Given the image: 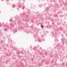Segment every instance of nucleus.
<instances>
[{
	"instance_id": "17",
	"label": "nucleus",
	"mask_w": 67,
	"mask_h": 67,
	"mask_svg": "<svg viewBox=\"0 0 67 67\" xmlns=\"http://www.w3.org/2000/svg\"><path fill=\"white\" fill-rule=\"evenodd\" d=\"M41 52H39V53H40V54H41Z\"/></svg>"
},
{
	"instance_id": "3",
	"label": "nucleus",
	"mask_w": 67,
	"mask_h": 67,
	"mask_svg": "<svg viewBox=\"0 0 67 67\" xmlns=\"http://www.w3.org/2000/svg\"><path fill=\"white\" fill-rule=\"evenodd\" d=\"M15 7V4H14L13 5H12V7L13 8H14Z\"/></svg>"
},
{
	"instance_id": "20",
	"label": "nucleus",
	"mask_w": 67,
	"mask_h": 67,
	"mask_svg": "<svg viewBox=\"0 0 67 67\" xmlns=\"http://www.w3.org/2000/svg\"><path fill=\"white\" fill-rule=\"evenodd\" d=\"M14 32H16V31H14Z\"/></svg>"
},
{
	"instance_id": "14",
	"label": "nucleus",
	"mask_w": 67,
	"mask_h": 67,
	"mask_svg": "<svg viewBox=\"0 0 67 67\" xmlns=\"http://www.w3.org/2000/svg\"><path fill=\"white\" fill-rule=\"evenodd\" d=\"M21 7V5H19V7Z\"/></svg>"
},
{
	"instance_id": "4",
	"label": "nucleus",
	"mask_w": 67,
	"mask_h": 67,
	"mask_svg": "<svg viewBox=\"0 0 67 67\" xmlns=\"http://www.w3.org/2000/svg\"><path fill=\"white\" fill-rule=\"evenodd\" d=\"M41 27L42 28H43L44 27V26H43V25H42L41 26Z\"/></svg>"
},
{
	"instance_id": "2",
	"label": "nucleus",
	"mask_w": 67,
	"mask_h": 67,
	"mask_svg": "<svg viewBox=\"0 0 67 67\" xmlns=\"http://www.w3.org/2000/svg\"><path fill=\"white\" fill-rule=\"evenodd\" d=\"M22 57V56H20V55H19L18 56V58H21Z\"/></svg>"
},
{
	"instance_id": "1",
	"label": "nucleus",
	"mask_w": 67,
	"mask_h": 67,
	"mask_svg": "<svg viewBox=\"0 0 67 67\" xmlns=\"http://www.w3.org/2000/svg\"><path fill=\"white\" fill-rule=\"evenodd\" d=\"M62 41H61V43L62 44H64V39L63 38H62Z\"/></svg>"
},
{
	"instance_id": "22",
	"label": "nucleus",
	"mask_w": 67,
	"mask_h": 67,
	"mask_svg": "<svg viewBox=\"0 0 67 67\" xmlns=\"http://www.w3.org/2000/svg\"><path fill=\"white\" fill-rule=\"evenodd\" d=\"M26 17H28V16H26Z\"/></svg>"
},
{
	"instance_id": "15",
	"label": "nucleus",
	"mask_w": 67,
	"mask_h": 67,
	"mask_svg": "<svg viewBox=\"0 0 67 67\" xmlns=\"http://www.w3.org/2000/svg\"><path fill=\"white\" fill-rule=\"evenodd\" d=\"M56 65H57V64H56V63H55V66H56Z\"/></svg>"
},
{
	"instance_id": "21",
	"label": "nucleus",
	"mask_w": 67,
	"mask_h": 67,
	"mask_svg": "<svg viewBox=\"0 0 67 67\" xmlns=\"http://www.w3.org/2000/svg\"><path fill=\"white\" fill-rule=\"evenodd\" d=\"M2 1H3L4 0H2Z\"/></svg>"
},
{
	"instance_id": "6",
	"label": "nucleus",
	"mask_w": 67,
	"mask_h": 67,
	"mask_svg": "<svg viewBox=\"0 0 67 67\" xmlns=\"http://www.w3.org/2000/svg\"><path fill=\"white\" fill-rule=\"evenodd\" d=\"M40 7H42V5L40 4Z\"/></svg>"
},
{
	"instance_id": "24",
	"label": "nucleus",
	"mask_w": 67,
	"mask_h": 67,
	"mask_svg": "<svg viewBox=\"0 0 67 67\" xmlns=\"http://www.w3.org/2000/svg\"><path fill=\"white\" fill-rule=\"evenodd\" d=\"M24 0H23V1H24Z\"/></svg>"
},
{
	"instance_id": "19",
	"label": "nucleus",
	"mask_w": 67,
	"mask_h": 67,
	"mask_svg": "<svg viewBox=\"0 0 67 67\" xmlns=\"http://www.w3.org/2000/svg\"><path fill=\"white\" fill-rule=\"evenodd\" d=\"M17 9H18V7H17Z\"/></svg>"
},
{
	"instance_id": "12",
	"label": "nucleus",
	"mask_w": 67,
	"mask_h": 67,
	"mask_svg": "<svg viewBox=\"0 0 67 67\" xmlns=\"http://www.w3.org/2000/svg\"><path fill=\"white\" fill-rule=\"evenodd\" d=\"M12 21V19H11V20L10 19V22L11 21Z\"/></svg>"
},
{
	"instance_id": "13",
	"label": "nucleus",
	"mask_w": 67,
	"mask_h": 67,
	"mask_svg": "<svg viewBox=\"0 0 67 67\" xmlns=\"http://www.w3.org/2000/svg\"><path fill=\"white\" fill-rule=\"evenodd\" d=\"M16 49V48H14V51H15V49Z\"/></svg>"
},
{
	"instance_id": "10",
	"label": "nucleus",
	"mask_w": 67,
	"mask_h": 67,
	"mask_svg": "<svg viewBox=\"0 0 67 67\" xmlns=\"http://www.w3.org/2000/svg\"><path fill=\"white\" fill-rule=\"evenodd\" d=\"M34 50H35V51H36V50H35V49H36V48H34Z\"/></svg>"
},
{
	"instance_id": "7",
	"label": "nucleus",
	"mask_w": 67,
	"mask_h": 67,
	"mask_svg": "<svg viewBox=\"0 0 67 67\" xmlns=\"http://www.w3.org/2000/svg\"><path fill=\"white\" fill-rule=\"evenodd\" d=\"M46 10H48V8H46Z\"/></svg>"
},
{
	"instance_id": "8",
	"label": "nucleus",
	"mask_w": 67,
	"mask_h": 67,
	"mask_svg": "<svg viewBox=\"0 0 67 67\" xmlns=\"http://www.w3.org/2000/svg\"><path fill=\"white\" fill-rule=\"evenodd\" d=\"M55 42H57V41H58V40H55Z\"/></svg>"
},
{
	"instance_id": "9",
	"label": "nucleus",
	"mask_w": 67,
	"mask_h": 67,
	"mask_svg": "<svg viewBox=\"0 0 67 67\" xmlns=\"http://www.w3.org/2000/svg\"><path fill=\"white\" fill-rule=\"evenodd\" d=\"M4 31H7V29H5L4 30Z\"/></svg>"
},
{
	"instance_id": "16",
	"label": "nucleus",
	"mask_w": 67,
	"mask_h": 67,
	"mask_svg": "<svg viewBox=\"0 0 67 67\" xmlns=\"http://www.w3.org/2000/svg\"><path fill=\"white\" fill-rule=\"evenodd\" d=\"M47 63H48V62H46V64H47Z\"/></svg>"
},
{
	"instance_id": "5",
	"label": "nucleus",
	"mask_w": 67,
	"mask_h": 67,
	"mask_svg": "<svg viewBox=\"0 0 67 67\" xmlns=\"http://www.w3.org/2000/svg\"><path fill=\"white\" fill-rule=\"evenodd\" d=\"M59 30L60 31H61V30H63V28H60L59 29Z\"/></svg>"
},
{
	"instance_id": "25",
	"label": "nucleus",
	"mask_w": 67,
	"mask_h": 67,
	"mask_svg": "<svg viewBox=\"0 0 67 67\" xmlns=\"http://www.w3.org/2000/svg\"><path fill=\"white\" fill-rule=\"evenodd\" d=\"M32 26H31V28H32Z\"/></svg>"
},
{
	"instance_id": "11",
	"label": "nucleus",
	"mask_w": 67,
	"mask_h": 67,
	"mask_svg": "<svg viewBox=\"0 0 67 67\" xmlns=\"http://www.w3.org/2000/svg\"><path fill=\"white\" fill-rule=\"evenodd\" d=\"M24 8H25L24 6H23V8L24 9Z\"/></svg>"
},
{
	"instance_id": "18",
	"label": "nucleus",
	"mask_w": 67,
	"mask_h": 67,
	"mask_svg": "<svg viewBox=\"0 0 67 67\" xmlns=\"http://www.w3.org/2000/svg\"><path fill=\"white\" fill-rule=\"evenodd\" d=\"M7 1H9V0H6Z\"/></svg>"
},
{
	"instance_id": "23",
	"label": "nucleus",
	"mask_w": 67,
	"mask_h": 67,
	"mask_svg": "<svg viewBox=\"0 0 67 67\" xmlns=\"http://www.w3.org/2000/svg\"><path fill=\"white\" fill-rule=\"evenodd\" d=\"M29 67H31V66H29Z\"/></svg>"
}]
</instances>
